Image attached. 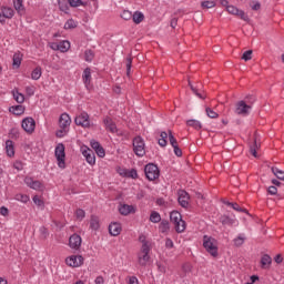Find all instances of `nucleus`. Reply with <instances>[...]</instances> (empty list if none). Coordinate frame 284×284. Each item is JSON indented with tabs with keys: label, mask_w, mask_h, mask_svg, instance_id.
<instances>
[{
	"label": "nucleus",
	"mask_w": 284,
	"mask_h": 284,
	"mask_svg": "<svg viewBox=\"0 0 284 284\" xmlns=\"http://www.w3.org/2000/svg\"><path fill=\"white\" fill-rule=\"evenodd\" d=\"M203 247L214 258H216V256H219V241H216V239L209 236V235H204L203 236Z\"/></svg>",
	"instance_id": "1"
},
{
	"label": "nucleus",
	"mask_w": 284,
	"mask_h": 284,
	"mask_svg": "<svg viewBox=\"0 0 284 284\" xmlns=\"http://www.w3.org/2000/svg\"><path fill=\"white\" fill-rule=\"evenodd\" d=\"M150 252H152V247L148 246V244L141 246L140 252L138 253V264L140 267H148V265H150V262L152 261Z\"/></svg>",
	"instance_id": "2"
},
{
	"label": "nucleus",
	"mask_w": 284,
	"mask_h": 284,
	"mask_svg": "<svg viewBox=\"0 0 284 284\" xmlns=\"http://www.w3.org/2000/svg\"><path fill=\"white\" fill-rule=\"evenodd\" d=\"M170 219L178 234L185 232V221H183V216L181 215V213H179V211H172L170 214Z\"/></svg>",
	"instance_id": "3"
},
{
	"label": "nucleus",
	"mask_w": 284,
	"mask_h": 284,
	"mask_svg": "<svg viewBox=\"0 0 284 284\" xmlns=\"http://www.w3.org/2000/svg\"><path fill=\"white\" fill-rule=\"evenodd\" d=\"M54 156L58 168L60 170H65V145L63 143L57 144L54 149Z\"/></svg>",
	"instance_id": "4"
},
{
	"label": "nucleus",
	"mask_w": 284,
	"mask_h": 284,
	"mask_svg": "<svg viewBox=\"0 0 284 284\" xmlns=\"http://www.w3.org/2000/svg\"><path fill=\"white\" fill-rule=\"evenodd\" d=\"M144 173L148 181H156V179H159L161 174V172L159 171V166L152 163L145 165Z\"/></svg>",
	"instance_id": "5"
},
{
	"label": "nucleus",
	"mask_w": 284,
	"mask_h": 284,
	"mask_svg": "<svg viewBox=\"0 0 284 284\" xmlns=\"http://www.w3.org/2000/svg\"><path fill=\"white\" fill-rule=\"evenodd\" d=\"M133 151L136 156H145V141H143V138L136 136L133 140Z\"/></svg>",
	"instance_id": "6"
},
{
	"label": "nucleus",
	"mask_w": 284,
	"mask_h": 284,
	"mask_svg": "<svg viewBox=\"0 0 284 284\" xmlns=\"http://www.w3.org/2000/svg\"><path fill=\"white\" fill-rule=\"evenodd\" d=\"M252 110V105L245 103V101H239L235 104V114H239L240 116H247Z\"/></svg>",
	"instance_id": "7"
},
{
	"label": "nucleus",
	"mask_w": 284,
	"mask_h": 284,
	"mask_svg": "<svg viewBox=\"0 0 284 284\" xmlns=\"http://www.w3.org/2000/svg\"><path fill=\"white\" fill-rule=\"evenodd\" d=\"M82 156H84L87 163L89 165H95L97 164V155H94V151H92L88 146H81Z\"/></svg>",
	"instance_id": "8"
},
{
	"label": "nucleus",
	"mask_w": 284,
	"mask_h": 284,
	"mask_svg": "<svg viewBox=\"0 0 284 284\" xmlns=\"http://www.w3.org/2000/svg\"><path fill=\"white\" fill-rule=\"evenodd\" d=\"M22 130L27 132V134H32L34 132V129L37 128V122L34 121L33 118H24L22 120Z\"/></svg>",
	"instance_id": "9"
},
{
	"label": "nucleus",
	"mask_w": 284,
	"mask_h": 284,
	"mask_svg": "<svg viewBox=\"0 0 284 284\" xmlns=\"http://www.w3.org/2000/svg\"><path fill=\"white\" fill-rule=\"evenodd\" d=\"M83 261L82 255H71L65 258V263L69 267H81V265H83Z\"/></svg>",
	"instance_id": "10"
},
{
	"label": "nucleus",
	"mask_w": 284,
	"mask_h": 284,
	"mask_svg": "<svg viewBox=\"0 0 284 284\" xmlns=\"http://www.w3.org/2000/svg\"><path fill=\"white\" fill-rule=\"evenodd\" d=\"M14 17V9L11 7L0 8V23H6V19H12Z\"/></svg>",
	"instance_id": "11"
},
{
	"label": "nucleus",
	"mask_w": 284,
	"mask_h": 284,
	"mask_svg": "<svg viewBox=\"0 0 284 284\" xmlns=\"http://www.w3.org/2000/svg\"><path fill=\"white\" fill-rule=\"evenodd\" d=\"M75 124L81 128H90V115L87 112H82L75 118Z\"/></svg>",
	"instance_id": "12"
},
{
	"label": "nucleus",
	"mask_w": 284,
	"mask_h": 284,
	"mask_svg": "<svg viewBox=\"0 0 284 284\" xmlns=\"http://www.w3.org/2000/svg\"><path fill=\"white\" fill-rule=\"evenodd\" d=\"M81 243H82V240L79 234H73L69 237V247L71 250H80Z\"/></svg>",
	"instance_id": "13"
},
{
	"label": "nucleus",
	"mask_w": 284,
	"mask_h": 284,
	"mask_svg": "<svg viewBox=\"0 0 284 284\" xmlns=\"http://www.w3.org/2000/svg\"><path fill=\"white\" fill-rule=\"evenodd\" d=\"M226 12H229V14H234L235 17H240V19H243V21H247V14H245V11L240 10L239 8L232 4L227 7Z\"/></svg>",
	"instance_id": "14"
},
{
	"label": "nucleus",
	"mask_w": 284,
	"mask_h": 284,
	"mask_svg": "<svg viewBox=\"0 0 284 284\" xmlns=\"http://www.w3.org/2000/svg\"><path fill=\"white\" fill-rule=\"evenodd\" d=\"M119 212L122 216H128L130 214H134L136 212V206L130 204H121L119 206Z\"/></svg>",
	"instance_id": "15"
},
{
	"label": "nucleus",
	"mask_w": 284,
	"mask_h": 284,
	"mask_svg": "<svg viewBox=\"0 0 284 284\" xmlns=\"http://www.w3.org/2000/svg\"><path fill=\"white\" fill-rule=\"evenodd\" d=\"M24 183L31 190H42V187H43V184L40 181H37L32 178H26Z\"/></svg>",
	"instance_id": "16"
},
{
	"label": "nucleus",
	"mask_w": 284,
	"mask_h": 284,
	"mask_svg": "<svg viewBox=\"0 0 284 284\" xmlns=\"http://www.w3.org/2000/svg\"><path fill=\"white\" fill-rule=\"evenodd\" d=\"M123 227L121 226V223L119 222H112L109 225V234H111V236H119V234H121Z\"/></svg>",
	"instance_id": "17"
},
{
	"label": "nucleus",
	"mask_w": 284,
	"mask_h": 284,
	"mask_svg": "<svg viewBox=\"0 0 284 284\" xmlns=\"http://www.w3.org/2000/svg\"><path fill=\"white\" fill-rule=\"evenodd\" d=\"M70 123H72V119L70 118V114L62 113L59 119V128L70 129Z\"/></svg>",
	"instance_id": "18"
},
{
	"label": "nucleus",
	"mask_w": 284,
	"mask_h": 284,
	"mask_svg": "<svg viewBox=\"0 0 284 284\" xmlns=\"http://www.w3.org/2000/svg\"><path fill=\"white\" fill-rule=\"evenodd\" d=\"M103 124L105 126V130H108V132H111L112 134H115L116 124L114 123V121L111 120L110 116L104 118Z\"/></svg>",
	"instance_id": "19"
},
{
	"label": "nucleus",
	"mask_w": 284,
	"mask_h": 284,
	"mask_svg": "<svg viewBox=\"0 0 284 284\" xmlns=\"http://www.w3.org/2000/svg\"><path fill=\"white\" fill-rule=\"evenodd\" d=\"M179 203L182 207H187V205H190V194L185 191H180Z\"/></svg>",
	"instance_id": "20"
},
{
	"label": "nucleus",
	"mask_w": 284,
	"mask_h": 284,
	"mask_svg": "<svg viewBox=\"0 0 284 284\" xmlns=\"http://www.w3.org/2000/svg\"><path fill=\"white\" fill-rule=\"evenodd\" d=\"M220 223H222V225H239V220H236V217H230L227 215H222L220 217Z\"/></svg>",
	"instance_id": "21"
},
{
	"label": "nucleus",
	"mask_w": 284,
	"mask_h": 284,
	"mask_svg": "<svg viewBox=\"0 0 284 284\" xmlns=\"http://www.w3.org/2000/svg\"><path fill=\"white\" fill-rule=\"evenodd\" d=\"M9 112L14 114L16 116H21V114L26 113V106L18 104L9 108Z\"/></svg>",
	"instance_id": "22"
},
{
	"label": "nucleus",
	"mask_w": 284,
	"mask_h": 284,
	"mask_svg": "<svg viewBox=\"0 0 284 284\" xmlns=\"http://www.w3.org/2000/svg\"><path fill=\"white\" fill-rule=\"evenodd\" d=\"M247 241L245 233H240L236 237L233 239V245L235 247H241Z\"/></svg>",
	"instance_id": "23"
},
{
	"label": "nucleus",
	"mask_w": 284,
	"mask_h": 284,
	"mask_svg": "<svg viewBox=\"0 0 284 284\" xmlns=\"http://www.w3.org/2000/svg\"><path fill=\"white\" fill-rule=\"evenodd\" d=\"M59 10L64 12V14H70V6H68V0H57Z\"/></svg>",
	"instance_id": "24"
},
{
	"label": "nucleus",
	"mask_w": 284,
	"mask_h": 284,
	"mask_svg": "<svg viewBox=\"0 0 284 284\" xmlns=\"http://www.w3.org/2000/svg\"><path fill=\"white\" fill-rule=\"evenodd\" d=\"M6 152L10 159H12V156H14V142H12V140L6 141Z\"/></svg>",
	"instance_id": "25"
},
{
	"label": "nucleus",
	"mask_w": 284,
	"mask_h": 284,
	"mask_svg": "<svg viewBox=\"0 0 284 284\" xmlns=\"http://www.w3.org/2000/svg\"><path fill=\"white\" fill-rule=\"evenodd\" d=\"M271 265H272V257L267 254L263 255L261 258V267L263 270H270Z\"/></svg>",
	"instance_id": "26"
},
{
	"label": "nucleus",
	"mask_w": 284,
	"mask_h": 284,
	"mask_svg": "<svg viewBox=\"0 0 284 284\" xmlns=\"http://www.w3.org/2000/svg\"><path fill=\"white\" fill-rule=\"evenodd\" d=\"M13 8L20 16L26 12V7H23V0H13Z\"/></svg>",
	"instance_id": "27"
},
{
	"label": "nucleus",
	"mask_w": 284,
	"mask_h": 284,
	"mask_svg": "<svg viewBox=\"0 0 284 284\" xmlns=\"http://www.w3.org/2000/svg\"><path fill=\"white\" fill-rule=\"evenodd\" d=\"M11 94L17 103H23L26 101V95H23V93L19 92L17 89H13Z\"/></svg>",
	"instance_id": "28"
},
{
	"label": "nucleus",
	"mask_w": 284,
	"mask_h": 284,
	"mask_svg": "<svg viewBox=\"0 0 284 284\" xmlns=\"http://www.w3.org/2000/svg\"><path fill=\"white\" fill-rule=\"evenodd\" d=\"M82 79H83L84 85L88 88V85H90V83H91V81H92V72L90 71V68H87V69L83 71Z\"/></svg>",
	"instance_id": "29"
},
{
	"label": "nucleus",
	"mask_w": 284,
	"mask_h": 284,
	"mask_svg": "<svg viewBox=\"0 0 284 284\" xmlns=\"http://www.w3.org/2000/svg\"><path fill=\"white\" fill-rule=\"evenodd\" d=\"M21 54L20 53H14L13 58H12V68L14 70H19V68H21Z\"/></svg>",
	"instance_id": "30"
},
{
	"label": "nucleus",
	"mask_w": 284,
	"mask_h": 284,
	"mask_svg": "<svg viewBox=\"0 0 284 284\" xmlns=\"http://www.w3.org/2000/svg\"><path fill=\"white\" fill-rule=\"evenodd\" d=\"M144 19H145V16L141 11H135L132 14V20L134 23H136V26H139V23L143 22Z\"/></svg>",
	"instance_id": "31"
},
{
	"label": "nucleus",
	"mask_w": 284,
	"mask_h": 284,
	"mask_svg": "<svg viewBox=\"0 0 284 284\" xmlns=\"http://www.w3.org/2000/svg\"><path fill=\"white\" fill-rule=\"evenodd\" d=\"M161 139H159L158 143L161 145V148H165L168 145V136H170V133L163 131L160 134Z\"/></svg>",
	"instance_id": "32"
},
{
	"label": "nucleus",
	"mask_w": 284,
	"mask_h": 284,
	"mask_svg": "<svg viewBox=\"0 0 284 284\" xmlns=\"http://www.w3.org/2000/svg\"><path fill=\"white\" fill-rule=\"evenodd\" d=\"M59 52H68L70 50V41L63 40L58 43Z\"/></svg>",
	"instance_id": "33"
},
{
	"label": "nucleus",
	"mask_w": 284,
	"mask_h": 284,
	"mask_svg": "<svg viewBox=\"0 0 284 284\" xmlns=\"http://www.w3.org/2000/svg\"><path fill=\"white\" fill-rule=\"evenodd\" d=\"M159 231H160L162 234H168V232H170V222L163 220V221L160 223Z\"/></svg>",
	"instance_id": "34"
},
{
	"label": "nucleus",
	"mask_w": 284,
	"mask_h": 284,
	"mask_svg": "<svg viewBox=\"0 0 284 284\" xmlns=\"http://www.w3.org/2000/svg\"><path fill=\"white\" fill-rule=\"evenodd\" d=\"M90 227L91 230H99V227H101V223L99 222V219L94 215L91 216V220H90Z\"/></svg>",
	"instance_id": "35"
},
{
	"label": "nucleus",
	"mask_w": 284,
	"mask_h": 284,
	"mask_svg": "<svg viewBox=\"0 0 284 284\" xmlns=\"http://www.w3.org/2000/svg\"><path fill=\"white\" fill-rule=\"evenodd\" d=\"M78 26H79L78 21H74V19H69L64 23V30H74V28H77Z\"/></svg>",
	"instance_id": "36"
},
{
	"label": "nucleus",
	"mask_w": 284,
	"mask_h": 284,
	"mask_svg": "<svg viewBox=\"0 0 284 284\" xmlns=\"http://www.w3.org/2000/svg\"><path fill=\"white\" fill-rule=\"evenodd\" d=\"M272 172L274 174V176H276V179H278L280 181H284V171L280 170L278 168L273 166Z\"/></svg>",
	"instance_id": "37"
},
{
	"label": "nucleus",
	"mask_w": 284,
	"mask_h": 284,
	"mask_svg": "<svg viewBox=\"0 0 284 284\" xmlns=\"http://www.w3.org/2000/svg\"><path fill=\"white\" fill-rule=\"evenodd\" d=\"M41 74H43L41 68L38 67L31 72V79L33 81H39L41 79Z\"/></svg>",
	"instance_id": "38"
},
{
	"label": "nucleus",
	"mask_w": 284,
	"mask_h": 284,
	"mask_svg": "<svg viewBox=\"0 0 284 284\" xmlns=\"http://www.w3.org/2000/svg\"><path fill=\"white\" fill-rule=\"evenodd\" d=\"M186 125H189V128H194V130H201L202 128L201 122L199 120H189L186 121Z\"/></svg>",
	"instance_id": "39"
},
{
	"label": "nucleus",
	"mask_w": 284,
	"mask_h": 284,
	"mask_svg": "<svg viewBox=\"0 0 284 284\" xmlns=\"http://www.w3.org/2000/svg\"><path fill=\"white\" fill-rule=\"evenodd\" d=\"M150 221L151 223H161V214L155 211L151 212Z\"/></svg>",
	"instance_id": "40"
},
{
	"label": "nucleus",
	"mask_w": 284,
	"mask_h": 284,
	"mask_svg": "<svg viewBox=\"0 0 284 284\" xmlns=\"http://www.w3.org/2000/svg\"><path fill=\"white\" fill-rule=\"evenodd\" d=\"M202 8H206L207 10H210V8H215L216 7V2L214 0H204L201 2Z\"/></svg>",
	"instance_id": "41"
},
{
	"label": "nucleus",
	"mask_w": 284,
	"mask_h": 284,
	"mask_svg": "<svg viewBox=\"0 0 284 284\" xmlns=\"http://www.w3.org/2000/svg\"><path fill=\"white\" fill-rule=\"evenodd\" d=\"M68 132H70V129L68 128H60L57 132H55V136H58V139H63V136L68 135Z\"/></svg>",
	"instance_id": "42"
},
{
	"label": "nucleus",
	"mask_w": 284,
	"mask_h": 284,
	"mask_svg": "<svg viewBox=\"0 0 284 284\" xmlns=\"http://www.w3.org/2000/svg\"><path fill=\"white\" fill-rule=\"evenodd\" d=\"M14 199L20 203H28V201H30V196H28L27 194H17Z\"/></svg>",
	"instance_id": "43"
},
{
	"label": "nucleus",
	"mask_w": 284,
	"mask_h": 284,
	"mask_svg": "<svg viewBox=\"0 0 284 284\" xmlns=\"http://www.w3.org/2000/svg\"><path fill=\"white\" fill-rule=\"evenodd\" d=\"M205 112H206V115L209 116V119H219V113H216L211 108H206Z\"/></svg>",
	"instance_id": "44"
},
{
	"label": "nucleus",
	"mask_w": 284,
	"mask_h": 284,
	"mask_svg": "<svg viewBox=\"0 0 284 284\" xmlns=\"http://www.w3.org/2000/svg\"><path fill=\"white\" fill-rule=\"evenodd\" d=\"M132 11L130 10H124L121 13V19H123L124 21H130V19H132Z\"/></svg>",
	"instance_id": "45"
},
{
	"label": "nucleus",
	"mask_w": 284,
	"mask_h": 284,
	"mask_svg": "<svg viewBox=\"0 0 284 284\" xmlns=\"http://www.w3.org/2000/svg\"><path fill=\"white\" fill-rule=\"evenodd\" d=\"M67 1L71 8H80V6H83L82 0H67Z\"/></svg>",
	"instance_id": "46"
},
{
	"label": "nucleus",
	"mask_w": 284,
	"mask_h": 284,
	"mask_svg": "<svg viewBox=\"0 0 284 284\" xmlns=\"http://www.w3.org/2000/svg\"><path fill=\"white\" fill-rule=\"evenodd\" d=\"M84 59L85 61H88L89 63L92 62V60L94 59V52L92 50H87L84 52Z\"/></svg>",
	"instance_id": "47"
},
{
	"label": "nucleus",
	"mask_w": 284,
	"mask_h": 284,
	"mask_svg": "<svg viewBox=\"0 0 284 284\" xmlns=\"http://www.w3.org/2000/svg\"><path fill=\"white\" fill-rule=\"evenodd\" d=\"M75 216L78 221H83L85 219V211L83 209H78L75 211Z\"/></svg>",
	"instance_id": "48"
},
{
	"label": "nucleus",
	"mask_w": 284,
	"mask_h": 284,
	"mask_svg": "<svg viewBox=\"0 0 284 284\" xmlns=\"http://www.w3.org/2000/svg\"><path fill=\"white\" fill-rule=\"evenodd\" d=\"M169 141L172 148L179 145V142L176 141V138H174V134H172V131H169Z\"/></svg>",
	"instance_id": "49"
},
{
	"label": "nucleus",
	"mask_w": 284,
	"mask_h": 284,
	"mask_svg": "<svg viewBox=\"0 0 284 284\" xmlns=\"http://www.w3.org/2000/svg\"><path fill=\"white\" fill-rule=\"evenodd\" d=\"M139 241L142 243V247H143L144 245H146L148 247H152V242L148 241V240L145 239V235H141V236L139 237Z\"/></svg>",
	"instance_id": "50"
},
{
	"label": "nucleus",
	"mask_w": 284,
	"mask_h": 284,
	"mask_svg": "<svg viewBox=\"0 0 284 284\" xmlns=\"http://www.w3.org/2000/svg\"><path fill=\"white\" fill-rule=\"evenodd\" d=\"M189 85L191 87L192 92L197 95L199 99H205V95H203V93L199 92V90L196 88H194V85H192V83L189 82Z\"/></svg>",
	"instance_id": "51"
},
{
	"label": "nucleus",
	"mask_w": 284,
	"mask_h": 284,
	"mask_svg": "<svg viewBox=\"0 0 284 284\" xmlns=\"http://www.w3.org/2000/svg\"><path fill=\"white\" fill-rule=\"evenodd\" d=\"M125 174H126V176H129V179H139V173L134 169L128 171V173H125Z\"/></svg>",
	"instance_id": "52"
},
{
	"label": "nucleus",
	"mask_w": 284,
	"mask_h": 284,
	"mask_svg": "<svg viewBox=\"0 0 284 284\" xmlns=\"http://www.w3.org/2000/svg\"><path fill=\"white\" fill-rule=\"evenodd\" d=\"M256 150H258V144L256 143V141H254L253 145H251V148H250V152H251V154H252L253 156H255V159H256V156H257Z\"/></svg>",
	"instance_id": "53"
},
{
	"label": "nucleus",
	"mask_w": 284,
	"mask_h": 284,
	"mask_svg": "<svg viewBox=\"0 0 284 284\" xmlns=\"http://www.w3.org/2000/svg\"><path fill=\"white\" fill-rule=\"evenodd\" d=\"M131 70H132V58L128 57L126 58V74H128V77H130Z\"/></svg>",
	"instance_id": "54"
},
{
	"label": "nucleus",
	"mask_w": 284,
	"mask_h": 284,
	"mask_svg": "<svg viewBox=\"0 0 284 284\" xmlns=\"http://www.w3.org/2000/svg\"><path fill=\"white\" fill-rule=\"evenodd\" d=\"M243 61H252V50L245 51L242 55Z\"/></svg>",
	"instance_id": "55"
},
{
	"label": "nucleus",
	"mask_w": 284,
	"mask_h": 284,
	"mask_svg": "<svg viewBox=\"0 0 284 284\" xmlns=\"http://www.w3.org/2000/svg\"><path fill=\"white\" fill-rule=\"evenodd\" d=\"M90 145H91L92 150H94V152L101 148V143H99V141H97V140H92L90 142Z\"/></svg>",
	"instance_id": "56"
},
{
	"label": "nucleus",
	"mask_w": 284,
	"mask_h": 284,
	"mask_svg": "<svg viewBox=\"0 0 284 284\" xmlns=\"http://www.w3.org/2000/svg\"><path fill=\"white\" fill-rule=\"evenodd\" d=\"M165 247L166 250H172V247H174V242L172 241V239L168 237L165 240Z\"/></svg>",
	"instance_id": "57"
},
{
	"label": "nucleus",
	"mask_w": 284,
	"mask_h": 284,
	"mask_svg": "<svg viewBox=\"0 0 284 284\" xmlns=\"http://www.w3.org/2000/svg\"><path fill=\"white\" fill-rule=\"evenodd\" d=\"M95 153L98 154V156H99L100 159H103V158L105 156V150L103 149V146H100V148L95 151Z\"/></svg>",
	"instance_id": "58"
},
{
	"label": "nucleus",
	"mask_w": 284,
	"mask_h": 284,
	"mask_svg": "<svg viewBox=\"0 0 284 284\" xmlns=\"http://www.w3.org/2000/svg\"><path fill=\"white\" fill-rule=\"evenodd\" d=\"M173 150L175 156H183V151L181 150V148H179V145L173 146Z\"/></svg>",
	"instance_id": "59"
},
{
	"label": "nucleus",
	"mask_w": 284,
	"mask_h": 284,
	"mask_svg": "<svg viewBox=\"0 0 284 284\" xmlns=\"http://www.w3.org/2000/svg\"><path fill=\"white\" fill-rule=\"evenodd\" d=\"M26 92H27V97H34V88L33 87H27Z\"/></svg>",
	"instance_id": "60"
},
{
	"label": "nucleus",
	"mask_w": 284,
	"mask_h": 284,
	"mask_svg": "<svg viewBox=\"0 0 284 284\" xmlns=\"http://www.w3.org/2000/svg\"><path fill=\"white\" fill-rule=\"evenodd\" d=\"M0 214H1L2 216H8V214H10V211L8 210V207L1 206V207H0Z\"/></svg>",
	"instance_id": "61"
},
{
	"label": "nucleus",
	"mask_w": 284,
	"mask_h": 284,
	"mask_svg": "<svg viewBox=\"0 0 284 284\" xmlns=\"http://www.w3.org/2000/svg\"><path fill=\"white\" fill-rule=\"evenodd\" d=\"M278 192V189L276 186H268V194H272V196L276 195Z\"/></svg>",
	"instance_id": "62"
},
{
	"label": "nucleus",
	"mask_w": 284,
	"mask_h": 284,
	"mask_svg": "<svg viewBox=\"0 0 284 284\" xmlns=\"http://www.w3.org/2000/svg\"><path fill=\"white\" fill-rule=\"evenodd\" d=\"M231 207H232L233 210H235V212H245V210H243L242 207H240L239 204H236V203H232V204H231Z\"/></svg>",
	"instance_id": "63"
},
{
	"label": "nucleus",
	"mask_w": 284,
	"mask_h": 284,
	"mask_svg": "<svg viewBox=\"0 0 284 284\" xmlns=\"http://www.w3.org/2000/svg\"><path fill=\"white\" fill-rule=\"evenodd\" d=\"M49 47L51 48V50L59 51V43L57 42H50Z\"/></svg>",
	"instance_id": "64"
}]
</instances>
